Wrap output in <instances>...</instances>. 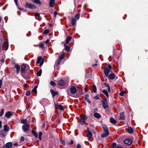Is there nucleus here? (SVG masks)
<instances>
[{"mask_svg": "<svg viewBox=\"0 0 148 148\" xmlns=\"http://www.w3.org/2000/svg\"><path fill=\"white\" fill-rule=\"evenodd\" d=\"M80 122L81 124L83 125L87 119V117L84 114H82L80 115Z\"/></svg>", "mask_w": 148, "mask_h": 148, "instance_id": "f257e3e1", "label": "nucleus"}, {"mask_svg": "<svg viewBox=\"0 0 148 148\" xmlns=\"http://www.w3.org/2000/svg\"><path fill=\"white\" fill-rule=\"evenodd\" d=\"M25 7L26 8L32 9H35L36 8L35 5L28 3H26Z\"/></svg>", "mask_w": 148, "mask_h": 148, "instance_id": "f03ea898", "label": "nucleus"}, {"mask_svg": "<svg viewBox=\"0 0 148 148\" xmlns=\"http://www.w3.org/2000/svg\"><path fill=\"white\" fill-rule=\"evenodd\" d=\"M64 58V56L63 54H62L60 55L58 60V62L56 64V66H58L60 64L61 61Z\"/></svg>", "mask_w": 148, "mask_h": 148, "instance_id": "7ed1b4c3", "label": "nucleus"}, {"mask_svg": "<svg viewBox=\"0 0 148 148\" xmlns=\"http://www.w3.org/2000/svg\"><path fill=\"white\" fill-rule=\"evenodd\" d=\"M103 106L104 109H106L109 106L106 100H103L102 101Z\"/></svg>", "mask_w": 148, "mask_h": 148, "instance_id": "20e7f679", "label": "nucleus"}, {"mask_svg": "<svg viewBox=\"0 0 148 148\" xmlns=\"http://www.w3.org/2000/svg\"><path fill=\"white\" fill-rule=\"evenodd\" d=\"M22 129L24 132H26L29 130V127L27 124H25L22 126Z\"/></svg>", "mask_w": 148, "mask_h": 148, "instance_id": "39448f33", "label": "nucleus"}, {"mask_svg": "<svg viewBox=\"0 0 148 148\" xmlns=\"http://www.w3.org/2000/svg\"><path fill=\"white\" fill-rule=\"evenodd\" d=\"M110 70L108 69L107 67H105L104 69V72L106 77L108 76V73Z\"/></svg>", "mask_w": 148, "mask_h": 148, "instance_id": "423d86ee", "label": "nucleus"}, {"mask_svg": "<svg viewBox=\"0 0 148 148\" xmlns=\"http://www.w3.org/2000/svg\"><path fill=\"white\" fill-rule=\"evenodd\" d=\"M26 66L24 64H22L21 66V71L22 73H24L25 72Z\"/></svg>", "mask_w": 148, "mask_h": 148, "instance_id": "0eeeda50", "label": "nucleus"}, {"mask_svg": "<svg viewBox=\"0 0 148 148\" xmlns=\"http://www.w3.org/2000/svg\"><path fill=\"white\" fill-rule=\"evenodd\" d=\"M70 91L72 94H74L76 92L77 90L75 87L73 86L70 88Z\"/></svg>", "mask_w": 148, "mask_h": 148, "instance_id": "6e6552de", "label": "nucleus"}, {"mask_svg": "<svg viewBox=\"0 0 148 148\" xmlns=\"http://www.w3.org/2000/svg\"><path fill=\"white\" fill-rule=\"evenodd\" d=\"M124 143L127 145H130L132 143V141L129 138L126 139L124 141Z\"/></svg>", "mask_w": 148, "mask_h": 148, "instance_id": "1a4fd4ad", "label": "nucleus"}, {"mask_svg": "<svg viewBox=\"0 0 148 148\" xmlns=\"http://www.w3.org/2000/svg\"><path fill=\"white\" fill-rule=\"evenodd\" d=\"M22 76L26 79H27L29 78L30 76L28 73H22Z\"/></svg>", "mask_w": 148, "mask_h": 148, "instance_id": "9d476101", "label": "nucleus"}, {"mask_svg": "<svg viewBox=\"0 0 148 148\" xmlns=\"http://www.w3.org/2000/svg\"><path fill=\"white\" fill-rule=\"evenodd\" d=\"M56 109H58L61 110H64V108L61 105L56 104Z\"/></svg>", "mask_w": 148, "mask_h": 148, "instance_id": "9b49d317", "label": "nucleus"}, {"mask_svg": "<svg viewBox=\"0 0 148 148\" xmlns=\"http://www.w3.org/2000/svg\"><path fill=\"white\" fill-rule=\"evenodd\" d=\"M12 112H11L9 111L6 113V114L5 115V117H6V118H10V117L12 114Z\"/></svg>", "mask_w": 148, "mask_h": 148, "instance_id": "f8f14e48", "label": "nucleus"}, {"mask_svg": "<svg viewBox=\"0 0 148 148\" xmlns=\"http://www.w3.org/2000/svg\"><path fill=\"white\" fill-rule=\"evenodd\" d=\"M12 144L11 142H10L6 143L5 145L6 148H10L12 147Z\"/></svg>", "mask_w": 148, "mask_h": 148, "instance_id": "ddd939ff", "label": "nucleus"}, {"mask_svg": "<svg viewBox=\"0 0 148 148\" xmlns=\"http://www.w3.org/2000/svg\"><path fill=\"white\" fill-rule=\"evenodd\" d=\"M64 82L62 79H61L60 80L58 83V85L63 86L65 85Z\"/></svg>", "mask_w": 148, "mask_h": 148, "instance_id": "4468645a", "label": "nucleus"}, {"mask_svg": "<svg viewBox=\"0 0 148 148\" xmlns=\"http://www.w3.org/2000/svg\"><path fill=\"white\" fill-rule=\"evenodd\" d=\"M55 3V0H50L49 3V6L50 7H52L54 5V3Z\"/></svg>", "mask_w": 148, "mask_h": 148, "instance_id": "2eb2a0df", "label": "nucleus"}, {"mask_svg": "<svg viewBox=\"0 0 148 148\" xmlns=\"http://www.w3.org/2000/svg\"><path fill=\"white\" fill-rule=\"evenodd\" d=\"M5 132L3 130H1L0 132V135L1 137L3 138L5 136Z\"/></svg>", "mask_w": 148, "mask_h": 148, "instance_id": "dca6fc26", "label": "nucleus"}, {"mask_svg": "<svg viewBox=\"0 0 148 148\" xmlns=\"http://www.w3.org/2000/svg\"><path fill=\"white\" fill-rule=\"evenodd\" d=\"M102 127L104 131L105 132H108V127L105 125H102Z\"/></svg>", "mask_w": 148, "mask_h": 148, "instance_id": "f3484780", "label": "nucleus"}, {"mask_svg": "<svg viewBox=\"0 0 148 148\" xmlns=\"http://www.w3.org/2000/svg\"><path fill=\"white\" fill-rule=\"evenodd\" d=\"M115 77V74L114 73H112L108 76L109 78L111 79H113Z\"/></svg>", "mask_w": 148, "mask_h": 148, "instance_id": "a211bd4d", "label": "nucleus"}, {"mask_svg": "<svg viewBox=\"0 0 148 148\" xmlns=\"http://www.w3.org/2000/svg\"><path fill=\"white\" fill-rule=\"evenodd\" d=\"M125 119L124 116V112H122L120 114V120H124Z\"/></svg>", "mask_w": 148, "mask_h": 148, "instance_id": "6ab92c4d", "label": "nucleus"}, {"mask_svg": "<svg viewBox=\"0 0 148 148\" xmlns=\"http://www.w3.org/2000/svg\"><path fill=\"white\" fill-rule=\"evenodd\" d=\"M4 127V131H5V132H7L9 130V128L8 126L7 125H4L3 126Z\"/></svg>", "mask_w": 148, "mask_h": 148, "instance_id": "aec40b11", "label": "nucleus"}, {"mask_svg": "<svg viewBox=\"0 0 148 148\" xmlns=\"http://www.w3.org/2000/svg\"><path fill=\"white\" fill-rule=\"evenodd\" d=\"M72 38L70 36H68L65 40L66 43L67 44L69 42L70 40Z\"/></svg>", "mask_w": 148, "mask_h": 148, "instance_id": "412c9836", "label": "nucleus"}, {"mask_svg": "<svg viewBox=\"0 0 148 148\" xmlns=\"http://www.w3.org/2000/svg\"><path fill=\"white\" fill-rule=\"evenodd\" d=\"M94 116L97 118H101V116L100 114L97 113L95 112L94 115Z\"/></svg>", "mask_w": 148, "mask_h": 148, "instance_id": "4be33fe9", "label": "nucleus"}, {"mask_svg": "<svg viewBox=\"0 0 148 148\" xmlns=\"http://www.w3.org/2000/svg\"><path fill=\"white\" fill-rule=\"evenodd\" d=\"M15 67L16 69L17 73H18L20 71V67L19 65L18 64L16 65L15 66Z\"/></svg>", "mask_w": 148, "mask_h": 148, "instance_id": "5701e85b", "label": "nucleus"}, {"mask_svg": "<svg viewBox=\"0 0 148 148\" xmlns=\"http://www.w3.org/2000/svg\"><path fill=\"white\" fill-rule=\"evenodd\" d=\"M85 98L87 101L89 103H91V101L88 99V95H86L85 97Z\"/></svg>", "mask_w": 148, "mask_h": 148, "instance_id": "b1692460", "label": "nucleus"}, {"mask_svg": "<svg viewBox=\"0 0 148 148\" xmlns=\"http://www.w3.org/2000/svg\"><path fill=\"white\" fill-rule=\"evenodd\" d=\"M105 133H104L101 135V137L102 138H104L108 136L109 134V132H105Z\"/></svg>", "mask_w": 148, "mask_h": 148, "instance_id": "393cba45", "label": "nucleus"}, {"mask_svg": "<svg viewBox=\"0 0 148 148\" xmlns=\"http://www.w3.org/2000/svg\"><path fill=\"white\" fill-rule=\"evenodd\" d=\"M33 2L37 4L40 5L41 3L40 0H33Z\"/></svg>", "mask_w": 148, "mask_h": 148, "instance_id": "a878e982", "label": "nucleus"}, {"mask_svg": "<svg viewBox=\"0 0 148 148\" xmlns=\"http://www.w3.org/2000/svg\"><path fill=\"white\" fill-rule=\"evenodd\" d=\"M92 134L91 132L90 131H88V133L87 137L88 139H90L91 138L92 136Z\"/></svg>", "mask_w": 148, "mask_h": 148, "instance_id": "bb28decb", "label": "nucleus"}, {"mask_svg": "<svg viewBox=\"0 0 148 148\" xmlns=\"http://www.w3.org/2000/svg\"><path fill=\"white\" fill-rule=\"evenodd\" d=\"M64 46L65 47V50L69 52L70 51V47L64 44Z\"/></svg>", "mask_w": 148, "mask_h": 148, "instance_id": "cd10ccee", "label": "nucleus"}, {"mask_svg": "<svg viewBox=\"0 0 148 148\" xmlns=\"http://www.w3.org/2000/svg\"><path fill=\"white\" fill-rule=\"evenodd\" d=\"M110 123L113 124H115L116 123V120L113 118H110Z\"/></svg>", "mask_w": 148, "mask_h": 148, "instance_id": "c85d7f7f", "label": "nucleus"}, {"mask_svg": "<svg viewBox=\"0 0 148 148\" xmlns=\"http://www.w3.org/2000/svg\"><path fill=\"white\" fill-rule=\"evenodd\" d=\"M102 92L107 97H108L109 95L107 91L106 90H102Z\"/></svg>", "mask_w": 148, "mask_h": 148, "instance_id": "c756f323", "label": "nucleus"}, {"mask_svg": "<svg viewBox=\"0 0 148 148\" xmlns=\"http://www.w3.org/2000/svg\"><path fill=\"white\" fill-rule=\"evenodd\" d=\"M71 24L72 25L74 26L76 25V20L73 18L71 20Z\"/></svg>", "mask_w": 148, "mask_h": 148, "instance_id": "7c9ffc66", "label": "nucleus"}, {"mask_svg": "<svg viewBox=\"0 0 148 148\" xmlns=\"http://www.w3.org/2000/svg\"><path fill=\"white\" fill-rule=\"evenodd\" d=\"M50 92L51 94L53 97H54V96L56 95V92H55L53 90L51 89L50 90Z\"/></svg>", "mask_w": 148, "mask_h": 148, "instance_id": "2f4dec72", "label": "nucleus"}, {"mask_svg": "<svg viewBox=\"0 0 148 148\" xmlns=\"http://www.w3.org/2000/svg\"><path fill=\"white\" fill-rule=\"evenodd\" d=\"M128 132L129 133L132 134L134 130L132 128L130 127H128Z\"/></svg>", "mask_w": 148, "mask_h": 148, "instance_id": "473e14b6", "label": "nucleus"}, {"mask_svg": "<svg viewBox=\"0 0 148 148\" xmlns=\"http://www.w3.org/2000/svg\"><path fill=\"white\" fill-rule=\"evenodd\" d=\"M49 32V29H45V30L43 33H42V34L44 35H47V34Z\"/></svg>", "mask_w": 148, "mask_h": 148, "instance_id": "72a5a7b5", "label": "nucleus"}, {"mask_svg": "<svg viewBox=\"0 0 148 148\" xmlns=\"http://www.w3.org/2000/svg\"><path fill=\"white\" fill-rule=\"evenodd\" d=\"M27 119H23L21 121V123L22 124H25L27 123Z\"/></svg>", "mask_w": 148, "mask_h": 148, "instance_id": "f704fd0d", "label": "nucleus"}, {"mask_svg": "<svg viewBox=\"0 0 148 148\" xmlns=\"http://www.w3.org/2000/svg\"><path fill=\"white\" fill-rule=\"evenodd\" d=\"M42 59V58L41 56H39L37 59V61L36 63L38 64H39Z\"/></svg>", "mask_w": 148, "mask_h": 148, "instance_id": "c9c22d12", "label": "nucleus"}, {"mask_svg": "<svg viewBox=\"0 0 148 148\" xmlns=\"http://www.w3.org/2000/svg\"><path fill=\"white\" fill-rule=\"evenodd\" d=\"M48 101V100L47 99H44L41 101V103L42 104V105L44 106L45 105V104H44V102L45 101V102H47Z\"/></svg>", "mask_w": 148, "mask_h": 148, "instance_id": "e433bc0d", "label": "nucleus"}, {"mask_svg": "<svg viewBox=\"0 0 148 148\" xmlns=\"http://www.w3.org/2000/svg\"><path fill=\"white\" fill-rule=\"evenodd\" d=\"M42 71L41 69H40L39 71L37 73V76H40L42 74Z\"/></svg>", "mask_w": 148, "mask_h": 148, "instance_id": "4c0bfd02", "label": "nucleus"}, {"mask_svg": "<svg viewBox=\"0 0 148 148\" xmlns=\"http://www.w3.org/2000/svg\"><path fill=\"white\" fill-rule=\"evenodd\" d=\"M32 134L34 135L35 137H37L38 136V135L36 132L33 130L32 131Z\"/></svg>", "mask_w": 148, "mask_h": 148, "instance_id": "58836bf2", "label": "nucleus"}, {"mask_svg": "<svg viewBox=\"0 0 148 148\" xmlns=\"http://www.w3.org/2000/svg\"><path fill=\"white\" fill-rule=\"evenodd\" d=\"M93 90L94 92H96L97 91V88L95 85H93Z\"/></svg>", "mask_w": 148, "mask_h": 148, "instance_id": "ea45409f", "label": "nucleus"}, {"mask_svg": "<svg viewBox=\"0 0 148 148\" xmlns=\"http://www.w3.org/2000/svg\"><path fill=\"white\" fill-rule=\"evenodd\" d=\"M80 14L79 13L77 14L75 16V18L77 20H78L80 17Z\"/></svg>", "mask_w": 148, "mask_h": 148, "instance_id": "a19ab883", "label": "nucleus"}, {"mask_svg": "<svg viewBox=\"0 0 148 148\" xmlns=\"http://www.w3.org/2000/svg\"><path fill=\"white\" fill-rule=\"evenodd\" d=\"M4 109H1V112H0V116H2L3 114L4 113Z\"/></svg>", "mask_w": 148, "mask_h": 148, "instance_id": "79ce46f5", "label": "nucleus"}, {"mask_svg": "<svg viewBox=\"0 0 148 148\" xmlns=\"http://www.w3.org/2000/svg\"><path fill=\"white\" fill-rule=\"evenodd\" d=\"M125 93V92L124 91H123L119 93V95L120 96H123Z\"/></svg>", "mask_w": 148, "mask_h": 148, "instance_id": "37998d69", "label": "nucleus"}, {"mask_svg": "<svg viewBox=\"0 0 148 148\" xmlns=\"http://www.w3.org/2000/svg\"><path fill=\"white\" fill-rule=\"evenodd\" d=\"M5 43L6 44V47L5 49V50L6 51L8 49V42L6 41H5Z\"/></svg>", "mask_w": 148, "mask_h": 148, "instance_id": "c03bdc74", "label": "nucleus"}, {"mask_svg": "<svg viewBox=\"0 0 148 148\" xmlns=\"http://www.w3.org/2000/svg\"><path fill=\"white\" fill-rule=\"evenodd\" d=\"M40 47L41 48H43L44 47V44L43 43L40 42V43L39 45Z\"/></svg>", "mask_w": 148, "mask_h": 148, "instance_id": "a18cd8bd", "label": "nucleus"}, {"mask_svg": "<svg viewBox=\"0 0 148 148\" xmlns=\"http://www.w3.org/2000/svg\"><path fill=\"white\" fill-rule=\"evenodd\" d=\"M50 84L51 86H54L55 85V82L53 81H51Z\"/></svg>", "mask_w": 148, "mask_h": 148, "instance_id": "49530a36", "label": "nucleus"}, {"mask_svg": "<svg viewBox=\"0 0 148 148\" xmlns=\"http://www.w3.org/2000/svg\"><path fill=\"white\" fill-rule=\"evenodd\" d=\"M30 94V92L29 91H27L26 93V95L27 96H29Z\"/></svg>", "mask_w": 148, "mask_h": 148, "instance_id": "de8ad7c7", "label": "nucleus"}, {"mask_svg": "<svg viewBox=\"0 0 148 148\" xmlns=\"http://www.w3.org/2000/svg\"><path fill=\"white\" fill-rule=\"evenodd\" d=\"M60 142L61 143L63 144V145H65V143L64 141L62 139H60Z\"/></svg>", "mask_w": 148, "mask_h": 148, "instance_id": "09e8293b", "label": "nucleus"}, {"mask_svg": "<svg viewBox=\"0 0 148 148\" xmlns=\"http://www.w3.org/2000/svg\"><path fill=\"white\" fill-rule=\"evenodd\" d=\"M25 140V138L23 136H21L20 138V140L22 141H23Z\"/></svg>", "mask_w": 148, "mask_h": 148, "instance_id": "8fccbe9b", "label": "nucleus"}, {"mask_svg": "<svg viewBox=\"0 0 148 148\" xmlns=\"http://www.w3.org/2000/svg\"><path fill=\"white\" fill-rule=\"evenodd\" d=\"M49 40L48 39L45 42V44H47L49 43Z\"/></svg>", "mask_w": 148, "mask_h": 148, "instance_id": "3c124183", "label": "nucleus"}, {"mask_svg": "<svg viewBox=\"0 0 148 148\" xmlns=\"http://www.w3.org/2000/svg\"><path fill=\"white\" fill-rule=\"evenodd\" d=\"M32 91L34 92L35 93H36L37 92V89L34 88L32 90Z\"/></svg>", "mask_w": 148, "mask_h": 148, "instance_id": "603ef678", "label": "nucleus"}, {"mask_svg": "<svg viewBox=\"0 0 148 148\" xmlns=\"http://www.w3.org/2000/svg\"><path fill=\"white\" fill-rule=\"evenodd\" d=\"M94 99H96V100H97V99H99V97L98 95H97L95 96L94 97Z\"/></svg>", "mask_w": 148, "mask_h": 148, "instance_id": "864d4df0", "label": "nucleus"}, {"mask_svg": "<svg viewBox=\"0 0 148 148\" xmlns=\"http://www.w3.org/2000/svg\"><path fill=\"white\" fill-rule=\"evenodd\" d=\"M2 85V81L1 80H0V88L1 87Z\"/></svg>", "mask_w": 148, "mask_h": 148, "instance_id": "5fc2aeb1", "label": "nucleus"}, {"mask_svg": "<svg viewBox=\"0 0 148 148\" xmlns=\"http://www.w3.org/2000/svg\"><path fill=\"white\" fill-rule=\"evenodd\" d=\"M35 16L36 17H39L40 15L38 13H36L35 14Z\"/></svg>", "mask_w": 148, "mask_h": 148, "instance_id": "6e6d98bb", "label": "nucleus"}, {"mask_svg": "<svg viewBox=\"0 0 148 148\" xmlns=\"http://www.w3.org/2000/svg\"><path fill=\"white\" fill-rule=\"evenodd\" d=\"M77 148H81V145L79 144H78L77 146Z\"/></svg>", "mask_w": 148, "mask_h": 148, "instance_id": "4d7b16f0", "label": "nucleus"}, {"mask_svg": "<svg viewBox=\"0 0 148 148\" xmlns=\"http://www.w3.org/2000/svg\"><path fill=\"white\" fill-rule=\"evenodd\" d=\"M108 67L109 69H110L111 70V69H112V66L110 65H108Z\"/></svg>", "mask_w": 148, "mask_h": 148, "instance_id": "13d9d810", "label": "nucleus"}, {"mask_svg": "<svg viewBox=\"0 0 148 148\" xmlns=\"http://www.w3.org/2000/svg\"><path fill=\"white\" fill-rule=\"evenodd\" d=\"M14 2L15 3L16 5V6H18V1L17 0H14Z\"/></svg>", "mask_w": 148, "mask_h": 148, "instance_id": "bf43d9fd", "label": "nucleus"}, {"mask_svg": "<svg viewBox=\"0 0 148 148\" xmlns=\"http://www.w3.org/2000/svg\"><path fill=\"white\" fill-rule=\"evenodd\" d=\"M42 132H40L39 134V137H41L42 135Z\"/></svg>", "mask_w": 148, "mask_h": 148, "instance_id": "052dcab7", "label": "nucleus"}, {"mask_svg": "<svg viewBox=\"0 0 148 148\" xmlns=\"http://www.w3.org/2000/svg\"><path fill=\"white\" fill-rule=\"evenodd\" d=\"M73 141L72 140H71V142L70 143H69V145H72V144H73Z\"/></svg>", "mask_w": 148, "mask_h": 148, "instance_id": "680f3d73", "label": "nucleus"}, {"mask_svg": "<svg viewBox=\"0 0 148 148\" xmlns=\"http://www.w3.org/2000/svg\"><path fill=\"white\" fill-rule=\"evenodd\" d=\"M103 84H104V85L105 86H107V87H108V86H109V85H108V84H107V83H104Z\"/></svg>", "mask_w": 148, "mask_h": 148, "instance_id": "e2e57ef3", "label": "nucleus"}, {"mask_svg": "<svg viewBox=\"0 0 148 148\" xmlns=\"http://www.w3.org/2000/svg\"><path fill=\"white\" fill-rule=\"evenodd\" d=\"M115 148H123V147L119 146H117Z\"/></svg>", "mask_w": 148, "mask_h": 148, "instance_id": "0e129e2a", "label": "nucleus"}, {"mask_svg": "<svg viewBox=\"0 0 148 148\" xmlns=\"http://www.w3.org/2000/svg\"><path fill=\"white\" fill-rule=\"evenodd\" d=\"M2 123V121L0 120V129L2 127V125H1Z\"/></svg>", "mask_w": 148, "mask_h": 148, "instance_id": "69168bd1", "label": "nucleus"}, {"mask_svg": "<svg viewBox=\"0 0 148 148\" xmlns=\"http://www.w3.org/2000/svg\"><path fill=\"white\" fill-rule=\"evenodd\" d=\"M97 64H92V67H94L95 66H97Z\"/></svg>", "mask_w": 148, "mask_h": 148, "instance_id": "338daca9", "label": "nucleus"}, {"mask_svg": "<svg viewBox=\"0 0 148 148\" xmlns=\"http://www.w3.org/2000/svg\"><path fill=\"white\" fill-rule=\"evenodd\" d=\"M1 61L2 62L4 63V58H3L1 60Z\"/></svg>", "mask_w": 148, "mask_h": 148, "instance_id": "774afa93", "label": "nucleus"}]
</instances>
